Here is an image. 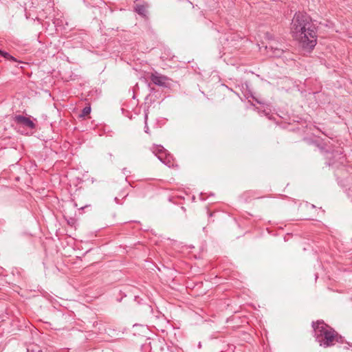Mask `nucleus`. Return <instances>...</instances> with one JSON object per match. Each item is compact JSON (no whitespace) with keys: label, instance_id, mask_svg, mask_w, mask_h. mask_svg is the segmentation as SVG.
I'll use <instances>...</instances> for the list:
<instances>
[{"label":"nucleus","instance_id":"nucleus-1","mask_svg":"<svg viewBox=\"0 0 352 352\" xmlns=\"http://www.w3.org/2000/svg\"><path fill=\"white\" fill-rule=\"evenodd\" d=\"M291 33L300 46L312 50L317 44V27L306 13L296 12L291 23Z\"/></svg>","mask_w":352,"mask_h":352},{"label":"nucleus","instance_id":"nucleus-2","mask_svg":"<svg viewBox=\"0 0 352 352\" xmlns=\"http://www.w3.org/2000/svg\"><path fill=\"white\" fill-rule=\"evenodd\" d=\"M316 340L320 346L329 347L338 342L337 333L323 321L318 320L312 323Z\"/></svg>","mask_w":352,"mask_h":352},{"label":"nucleus","instance_id":"nucleus-3","mask_svg":"<svg viewBox=\"0 0 352 352\" xmlns=\"http://www.w3.org/2000/svg\"><path fill=\"white\" fill-rule=\"evenodd\" d=\"M326 164L334 168H339L346 162L345 155H343L342 148L333 150L332 152L326 151L324 153Z\"/></svg>","mask_w":352,"mask_h":352},{"label":"nucleus","instance_id":"nucleus-4","mask_svg":"<svg viewBox=\"0 0 352 352\" xmlns=\"http://www.w3.org/2000/svg\"><path fill=\"white\" fill-rule=\"evenodd\" d=\"M153 153L164 164L169 167L173 165L172 156L167 152L166 149H164L163 146L160 145L153 146Z\"/></svg>","mask_w":352,"mask_h":352},{"label":"nucleus","instance_id":"nucleus-5","mask_svg":"<svg viewBox=\"0 0 352 352\" xmlns=\"http://www.w3.org/2000/svg\"><path fill=\"white\" fill-rule=\"evenodd\" d=\"M150 79L153 84L157 86L163 87H167L168 86V82L169 78L167 76L162 75L157 72H155L151 74Z\"/></svg>","mask_w":352,"mask_h":352},{"label":"nucleus","instance_id":"nucleus-6","mask_svg":"<svg viewBox=\"0 0 352 352\" xmlns=\"http://www.w3.org/2000/svg\"><path fill=\"white\" fill-rule=\"evenodd\" d=\"M14 120L17 124H22L29 129H34L35 124L29 118L25 117L23 116H16L14 118Z\"/></svg>","mask_w":352,"mask_h":352},{"label":"nucleus","instance_id":"nucleus-7","mask_svg":"<svg viewBox=\"0 0 352 352\" xmlns=\"http://www.w3.org/2000/svg\"><path fill=\"white\" fill-rule=\"evenodd\" d=\"M268 52H271L272 55L274 57H281L283 54L289 52L283 50V49L278 48V47H275L274 45H270L268 47Z\"/></svg>","mask_w":352,"mask_h":352},{"label":"nucleus","instance_id":"nucleus-8","mask_svg":"<svg viewBox=\"0 0 352 352\" xmlns=\"http://www.w3.org/2000/svg\"><path fill=\"white\" fill-rule=\"evenodd\" d=\"M147 6L145 5H138L137 4L135 8V10L140 15L142 16H146L147 14Z\"/></svg>","mask_w":352,"mask_h":352},{"label":"nucleus","instance_id":"nucleus-9","mask_svg":"<svg viewBox=\"0 0 352 352\" xmlns=\"http://www.w3.org/2000/svg\"><path fill=\"white\" fill-rule=\"evenodd\" d=\"M0 55L4 57L6 59L11 60L13 61H16V58L10 55L8 52L0 50Z\"/></svg>","mask_w":352,"mask_h":352},{"label":"nucleus","instance_id":"nucleus-10","mask_svg":"<svg viewBox=\"0 0 352 352\" xmlns=\"http://www.w3.org/2000/svg\"><path fill=\"white\" fill-rule=\"evenodd\" d=\"M91 112V107L89 106L85 107L82 110V112L80 115V117H85L88 116Z\"/></svg>","mask_w":352,"mask_h":352},{"label":"nucleus","instance_id":"nucleus-11","mask_svg":"<svg viewBox=\"0 0 352 352\" xmlns=\"http://www.w3.org/2000/svg\"><path fill=\"white\" fill-rule=\"evenodd\" d=\"M147 119H148V116L147 115L145 116V126H144V131L146 133H148V131H149V128L147 125Z\"/></svg>","mask_w":352,"mask_h":352}]
</instances>
